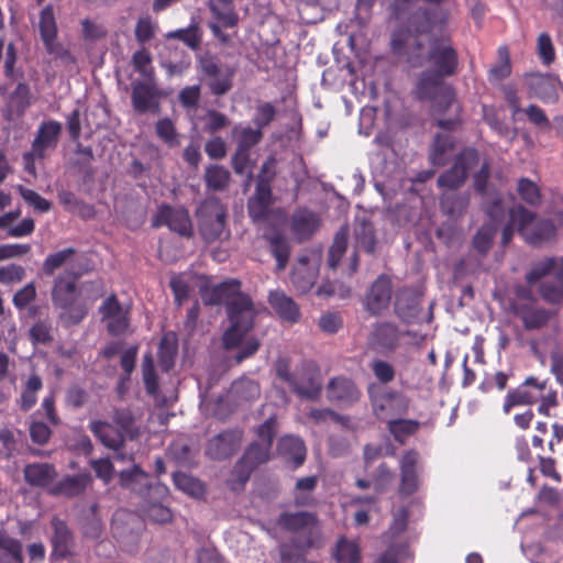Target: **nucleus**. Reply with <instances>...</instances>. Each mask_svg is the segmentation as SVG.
I'll return each mask as SVG.
<instances>
[{
	"mask_svg": "<svg viewBox=\"0 0 563 563\" xmlns=\"http://www.w3.org/2000/svg\"><path fill=\"white\" fill-rule=\"evenodd\" d=\"M241 282L230 279L216 286H202L200 296L205 305L216 306L225 302L230 321L229 329L223 333L222 342L227 350L240 345L243 338L254 325L256 309L251 297L240 291Z\"/></svg>",
	"mask_w": 563,
	"mask_h": 563,
	"instance_id": "1",
	"label": "nucleus"
},
{
	"mask_svg": "<svg viewBox=\"0 0 563 563\" xmlns=\"http://www.w3.org/2000/svg\"><path fill=\"white\" fill-rule=\"evenodd\" d=\"M432 27L433 22L429 11L423 8L415 10L408 19L407 27L394 32L391 37L394 52L404 53L412 67L422 66V47L424 45L422 37L428 36Z\"/></svg>",
	"mask_w": 563,
	"mask_h": 563,
	"instance_id": "2",
	"label": "nucleus"
},
{
	"mask_svg": "<svg viewBox=\"0 0 563 563\" xmlns=\"http://www.w3.org/2000/svg\"><path fill=\"white\" fill-rule=\"evenodd\" d=\"M195 217L198 232L207 244L229 240L228 209L218 197L208 196L199 202Z\"/></svg>",
	"mask_w": 563,
	"mask_h": 563,
	"instance_id": "3",
	"label": "nucleus"
},
{
	"mask_svg": "<svg viewBox=\"0 0 563 563\" xmlns=\"http://www.w3.org/2000/svg\"><path fill=\"white\" fill-rule=\"evenodd\" d=\"M78 274L71 278L59 276L54 283L52 300L54 305L64 310L63 318L69 325L80 323L88 314L89 303L81 298L76 280Z\"/></svg>",
	"mask_w": 563,
	"mask_h": 563,
	"instance_id": "4",
	"label": "nucleus"
},
{
	"mask_svg": "<svg viewBox=\"0 0 563 563\" xmlns=\"http://www.w3.org/2000/svg\"><path fill=\"white\" fill-rule=\"evenodd\" d=\"M445 78L444 75L426 69L420 73L413 89L416 99L432 102L433 111L440 114L456 102L454 89L444 81Z\"/></svg>",
	"mask_w": 563,
	"mask_h": 563,
	"instance_id": "5",
	"label": "nucleus"
},
{
	"mask_svg": "<svg viewBox=\"0 0 563 563\" xmlns=\"http://www.w3.org/2000/svg\"><path fill=\"white\" fill-rule=\"evenodd\" d=\"M422 65H430V70L446 77L456 74L459 68V54L450 36L430 37L429 47H422Z\"/></svg>",
	"mask_w": 563,
	"mask_h": 563,
	"instance_id": "6",
	"label": "nucleus"
},
{
	"mask_svg": "<svg viewBox=\"0 0 563 563\" xmlns=\"http://www.w3.org/2000/svg\"><path fill=\"white\" fill-rule=\"evenodd\" d=\"M368 399L373 415L382 421L388 423L395 417L406 415L409 408L407 397L395 389H382L376 384H369L367 387Z\"/></svg>",
	"mask_w": 563,
	"mask_h": 563,
	"instance_id": "7",
	"label": "nucleus"
},
{
	"mask_svg": "<svg viewBox=\"0 0 563 563\" xmlns=\"http://www.w3.org/2000/svg\"><path fill=\"white\" fill-rule=\"evenodd\" d=\"M277 525L283 530L291 533L305 532L303 537L292 539V544L296 549L306 552L317 547V533L314 530L318 526V517L314 514L308 511H285L278 517Z\"/></svg>",
	"mask_w": 563,
	"mask_h": 563,
	"instance_id": "8",
	"label": "nucleus"
},
{
	"mask_svg": "<svg viewBox=\"0 0 563 563\" xmlns=\"http://www.w3.org/2000/svg\"><path fill=\"white\" fill-rule=\"evenodd\" d=\"M478 162V151L471 146L464 147L454 157L451 168L439 176L437 180L438 187L451 191L457 190L465 184L470 169L477 165Z\"/></svg>",
	"mask_w": 563,
	"mask_h": 563,
	"instance_id": "9",
	"label": "nucleus"
},
{
	"mask_svg": "<svg viewBox=\"0 0 563 563\" xmlns=\"http://www.w3.org/2000/svg\"><path fill=\"white\" fill-rule=\"evenodd\" d=\"M200 67L207 80V86L213 96H224L232 89L235 75L233 67L225 66L211 56L202 57Z\"/></svg>",
	"mask_w": 563,
	"mask_h": 563,
	"instance_id": "10",
	"label": "nucleus"
},
{
	"mask_svg": "<svg viewBox=\"0 0 563 563\" xmlns=\"http://www.w3.org/2000/svg\"><path fill=\"white\" fill-rule=\"evenodd\" d=\"M38 27L46 52L55 59L74 64L75 57L63 44L57 42V24L52 5H47L42 10Z\"/></svg>",
	"mask_w": 563,
	"mask_h": 563,
	"instance_id": "11",
	"label": "nucleus"
},
{
	"mask_svg": "<svg viewBox=\"0 0 563 563\" xmlns=\"http://www.w3.org/2000/svg\"><path fill=\"white\" fill-rule=\"evenodd\" d=\"M166 225L170 231L183 238L194 236V225L189 212L184 207H173L162 205L158 207L152 220V227L159 228Z\"/></svg>",
	"mask_w": 563,
	"mask_h": 563,
	"instance_id": "12",
	"label": "nucleus"
},
{
	"mask_svg": "<svg viewBox=\"0 0 563 563\" xmlns=\"http://www.w3.org/2000/svg\"><path fill=\"white\" fill-rule=\"evenodd\" d=\"M291 390L299 397L317 400L322 391L319 366L312 361H303L295 371Z\"/></svg>",
	"mask_w": 563,
	"mask_h": 563,
	"instance_id": "13",
	"label": "nucleus"
},
{
	"mask_svg": "<svg viewBox=\"0 0 563 563\" xmlns=\"http://www.w3.org/2000/svg\"><path fill=\"white\" fill-rule=\"evenodd\" d=\"M162 89L153 80H136L132 84L131 103L135 112L154 113L161 111Z\"/></svg>",
	"mask_w": 563,
	"mask_h": 563,
	"instance_id": "14",
	"label": "nucleus"
},
{
	"mask_svg": "<svg viewBox=\"0 0 563 563\" xmlns=\"http://www.w3.org/2000/svg\"><path fill=\"white\" fill-rule=\"evenodd\" d=\"M243 431L230 429L211 438L206 445V455L213 461H224L234 455L241 448Z\"/></svg>",
	"mask_w": 563,
	"mask_h": 563,
	"instance_id": "15",
	"label": "nucleus"
},
{
	"mask_svg": "<svg viewBox=\"0 0 563 563\" xmlns=\"http://www.w3.org/2000/svg\"><path fill=\"white\" fill-rule=\"evenodd\" d=\"M400 484L398 493L408 497L413 495L420 487V455L411 449L404 452L400 463Z\"/></svg>",
	"mask_w": 563,
	"mask_h": 563,
	"instance_id": "16",
	"label": "nucleus"
},
{
	"mask_svg": "<svg viewBox=\"0 0 563 563\" xmlns=\"http://www.w3.org/2000/svg\"><path fill=\"white\" fill-rule=\"evenodd\" d=\"M102 320H107L108 333L114 336L126 332L130 327L129 310L124 309L115 294H111L100 306Z\"/></svg>",
	"mask_w": 563,
	"mask_h": 563,
	"instance_id": "17",
	"label": "nucleus"
},
{
	"mask_svg": "<svg viewBox=\"0 0 563 563\" xmlns=\"http://www.w3.org/2000/svg\"><path fill=\"white\" fill-rule=\"evenodd\" d=\"M545 386V382L528 377L520 386L507 393L503 407L504 412L509 413L514 407L537 402Z\"/></svg>",
	"mask_w": 563,
	"mask_h": 563,
	"instance_id": "18",
	"label": "nucleus"
},
{
	"mask_svg": "<svg viewBox=\"0 0 563 563\" xmlns=\"http://www.w3.org/2000/svg\"><path fill=\"white\" fill-rule=\"evenodd\" d=\"M90 430L104 446L114 451L115 460L122 462L133 460L132 454L122 452L126 437L118 427L106 421H93L90 424Z\"/></svg>",
	"mask_w": 563,
	"mask_h": 563,
	"instance_id": "19",
	"label": "nucleus"
},
{
	"mask_svg": "<svg viewBox=\"0 0 563 563\" xmlns=\"http://www.w3.org/2000/svg\"><path fill=\"white\" fill-rule=\"evenodd\" d=\"M393 284L389 276L382 274L371 285L366 297L365 308L373 316H379L389 307Z\"/></svg>",
	"mask_w": 563,
	"mask_h": 563,
	"instance_id": "20",
	"label": "nucleus"
},
{
	"mask_svg": "<svg viewBox=\"0 0 563 563\" xmlns=\"http://www.w3.org/2000/svg\"><path fill=\"white\" fill-rule=\"evenodd\" d=\"M321 225L319 214L308 208H297L289 220L290 231L297 242L310 240Z\"/></svg>",
	"mask_w": 563,
	"mask_h": 563,
	"instance_id": "21",
	"label": "nucleus"
},
{
	"mask_svg": "<svg viewBox=\"0 0 563 563\" xmlns=\"http://www.w3.org/2000/svg\"><path fill=\"white\" fill-rule=\"evenodd\" d=\"M361 396L362 393L355 382L345 376L332 377L327 385V398L330 402L352 406Z\"/></svg>",
	"mask_w": 563,
	"mask_h": 563,
	"instance_id": "22",
	"label": "nucleus"
},
{
	"mask_svg": "<svg viewBox=\"0 0 563 563\" xmlns=\"http://www.w3.org/2000/svg\"><path fill=\"white\" fill-rule=\"evenodd\" d=\"M511 310L521 319L523 328L528 331L542 329L551 319L549 310L534 307L532 303L515 302L511 305Z\"/></svg>",
	"mask_w": 563,
	"mask_h": 563,
	"instance_id": "23",
	"label": "nucleus"
},
{
	"mask_svg": "<svg viewBox=\"0 0 563 563\" xmlns=\"http://www.w3.org/2000/svg\"><path fill=\"white\" fill-rule=\"evenodd\" d=\"M537 214L522 206L511 208L509 210V221L504 227L501 232V243L507 245L514 238L515 230H517L525 238V228L532 224Z\"/></svg>",
	"mask_w": 563,
	"mask_h": 563,
	"instance_id": "24",
	"label": "nucleus"
},
{
	"mask_svg": "<svg viewBox=\"0 0 563 563\" xmlns=\"http://www.w3.org/2000/svg\"><path fill=\"white\" fill-rule=\"evenodd\" d=\"M456 145V139L450 133H437L430 145L429 162L433 166H444L450 161Z\"/></svg>",
	"mask_w": 563,
	"mask_h": 563,
	"instance_id": "25",
	"label": "nucleus"
},
{
	"mask_svg": "<svg viewBox=\"0 0 563 563\" xmlns=\"http://www.w3.org/2000/svg\"><path fill=\"white\" fill-rule=\"evenodd\" d=\"M268 302L282 320L289 323H295L299 320V307L285 292L279 290L271 291Z\"/></svg>",
	"mask_w": 563,
	"mask_h": 563,
	"instance_id": "26",
	"label": "nucleus"
},
{
	"mask_svg": "<svg viewBox=\"0 0 563 563\" xmlns=\"http://www.w3.org/2000/svg\"><path fill=\"white\" fill-rule=\"evenodd\" d=\"M90 482L89 474L67 475L56 483L49 493L54 496L76 497L85 492Z\"/></svg>",
	"mask_w": 563,
	"mask_h": 563,
	"instance_id": "27",
	"label": "nucleus"
},
{
	"mask_svg": "<svg viewBox=\"0 0 563 563\" xmlns=\"http://www.w3.org/2000/svg\"><path fill=\"white\" fill-rule=\"evenodd\" d=\"M277 452L289 460L294 467L301 466L306 460L305 442L295 435H284L278 440Z\"/></svg>",
	"mask_w": 563,
	"mask_h": 563,
	"instance_id": "28",
	"label": "nucleus"
},
{
	"mask_svg": "<svg viewBox=\"0 0 563 563\" xmlns=\"http://www.w3.org/2000/svg\"><path fill=\"white\" fill-rule=\"evenodd\" d=\"M268 242L269 252L276 260V269L284 271L290 257V244L285 234L280 231L264 234Z\"/></svg>",
	"mask_w": 563,
	"mask_h": 563,
	"instance_id": "29",
	"label": "nucleus"
},
{
	"mask_svg": "<svg viewBox=\"0 0 563 563\" xmlns=\"http://www.w3.org/2000/svg\"><path fill=\"white\" fill-rule=\"evenodd\" d=\"M52 527L54 529V534L52 537L53 543V553L52 556L57 559H65L70 554V545H71V534L67 527V525L59 520L58 518H54L52 520Z\"/></svg>",
	"mask_w": 563,
	"mask_h": 563,
	"instance_id": "30",
	"label": "nucleus"
},
{
	"mask_svg": "<svg viewBox=\"0 0 563 563\" xmlns=\"http://www.w3.org/2000/svg\"><path fill=\"white\" fill-rule=\"evenodd\" d=\"M234 0H210L208 8L216 19L223 27L231 29L238 25L239 15L234 10Z\"/></svg>",
	"mask_w": 563,
	"mask_h": 563,
	"instance_id": "31",
	"label": "nucleus"
},
{
	"mask_svg": "<svg viewBox=\"0 0 563 563\" xmlns=\"http://www.w3.org/2000/svg\"><path fill=\"white\" fill-rule=\"evenodd\" d=\"M373 341L389 351L395 350L399 343V331L397 325L390 322H380L374 327Z\"/></svg>",
	"mask_w": 563,
	"mask_h": 563,
	"instance_id": "32",
	"label": "nucleus"
},
{
	"mask_svg": "<svg viewBox=\"0 0 563 563\" xmlns=\"http://www.w3.org/2000/svg\"><path fill=\"white\" fill-rule=\"evenodd\" d=\"M332 558L336 563H360L361 549L356 541L347 540L344 536L336 541Z\"/></svg>",
	"mask_w": 563,
	"mask_h": 563,
	"instance_id": "33",
	"label": "nucleus"
},
{
	"mask_svg": "<svg viewBox=\"0 0 563 563\" xmlns=\"http://www.w3.org/2000/svg\"><path fill=\"white\" fill-rule=\"evenodd\" d=\"M555 227L550 220H541L533 224L531 229L525 228V240L533 246L541 245L551 241L555 236Z\"/></svg>",
	"mask_w": 563,
	"mask_h": 563,
	"instance_id": "34",
	"label": "nucleus"
},
{
	"mask_svg": "<svg viewBox=\"0 0 563 563\" xmlns=\"http://www.w3.org/2000/svg\"><path fill=\"white\" fill-rule=\"evenodd\" d=\"M420 428V422L412 419H394L387 423V429L394 440L404 445L408 438L413 435Z\"/></svg>",
	"mask_w": 563,
	"mask_h": 563,
	"instance_id": "35",
	"label": "nucleus"
},
{
	"mask_svg": "<svg viewBox=\"0 0 563 563\" xmlns=\"http://www.w3.org/2000/svg\"><path fill=\"white\" fill-rule=\"evenodd\" d=\"M112 420L126 438L134 440L141 434L130 408H115L112 412Z\"/></svg>",
	"mask_w": 563,
	"mask_h": 563,
	"instance_id": "36",
	"label": "nucleus"
},
{
	"mask_svg": "<svg viewBox=\"0 0 563 563\" xmlns=\"http://www.w3.org/2000/svg\"><path fill=\"white\" fill-rule=\"evenodd\" d=\"M468 203L470 197L465 194H443L440 199L441 210L443 213L452 218L462 216L467 209Z\"/></svg>",
	"mask_w": 563,
	"mask_h": 563,
	"instance_id": "37",
	"label": "nucleus"
},
{
	"mask_svg": "<svg viewBox=\"0 0 563 563\" xmlns=\"http://www.w3.org/2000/svg\"><path fill=\"white\" fill-rule=\"evenodd\" d=\"M60 133V124L51 121L43 123L37 130V158L43 157L45 148L55 147Z\"/></svg>",
	"mask_w": 563,
	"mask_h": 563,
	"instance_id": "38",
	"label": "nucleus"
},
{
	"mask_svg": "<svg viewBox=\"0 0 563 563\" xmlns=\"http://www.w3.org/2000/svg\"><path fill=\"white\" fill-rule=\"evenodd\" d=\"M168 40L183 42L190 49H198L202 41V31L198 23H191L188 27L170 31L166 34Z\"/></svg>",
	"mask_w": 563,
	"mask_h": 563,
	"instance_id": "39",
	"label": "nucleus"
},
{
	"mask_svg": "<svg viewBox=\"0 0 563 563\" xmlns=\"http://www.w3.org/2000/svg\"><path fill=\"white\" fill-rule=\"evenodd\" d=\"M349 241V229L346 227L340 228L335 233L333 242L328 253V265L330 268L335 269L346 252Z\"/></svg>",
	"mask_w": 563,
	"mask_h": 563,
	"instance_id": "40",
	"label": "nucleus"
},
{
	"mask_svg": "<svg viewBox=\"0 0 563 563\" xmlns=\"http://www.w3.org/2000/svg\"><path fill=\"white\" fill-rule=\"evenodd\" d=\"M205 183L213 191L224 190L230 183V172L223 166L210 165L205 172Z\"/></svg>",
	"mask_w": 563,
	"mask_h": 563,
	"instance_id": "41",
	"label": "nucleus"
},
{
	"mask_svg": "<svg viewBox=\"0 0 563 563\" xmlns=\"http://www.w3.org/2000/svg\"><path fill=\"white\" fill-rule=\"evenodd\" d=\"M232 134L236 140V147L247 151L256 146L263 139V131L251 126L235 125Z\"/></svg>",
	"mask_w": 563,
	"mask_h": 563,
	"instance_id": "42",
	"label": "nucleus"
},
{
	"mask_svg": "<svg viewBox=\"0 0 563 563\" xmlns=\"http://www.w3.org/2000/svg\"><path fill=\"white\" fill-rule=\"evenodd\" d=\"M268 164L264 163L261 168V173L257 177L256 187L254 195L250 198L252 200H256L265 203H273V194H272V181L274 175L267 176Z\"/></svg>",
	"mask_w": 563,
	"mask_h": 563,
	"instance_id": "43",
	"label": "nucleus"
},
{
	"mask_svg": "<svg viewBox=\"0 0 563 563\" xmlns=\"http://www.w3.org/2000/svg\"><path fill=\"white\" fill-rule=\"evenodd\" d=\"M152 62V54L144 46H141L132 55V65L134 70L150 80H153L155 77V69Z\"/></svg>",
	"mask_w": 563,
	"mask_h": 563,
	"instance_id": "44",
	"label": "nucleus"
},
{
	"mask_svg": "<svg viewBox=\"0 0 563 563\" xmlns=\"http://www.w3.org/2000/svg\"><path fill=\"white\" fill-rule=\"evenodd\" d=\"M272 456V448L260 443L258 441H253L244 451L242 457L247 461L255 470L262 465L267 463Z\"/></svg>",
	"mask_w": 563,
	"mask_h": 563,
	"instance_id": "45",
	"label": "nucleus"
},
{
	"mask_svg": "<svg viewBox=\"0 0 563 563\" xmlns=\"http://www.w3.org/2000/svg\"><path fill=\"white\" fill-rule=\"evenodd\" d=\"M517 192L521 200L531 207L540 206L542 202V194L539 186L527 177L518 180Z\"/></svg>",
	"mask_w": 563,
	"mask_h": 563,
	"instance_id": "46",
	"label": "nucleus"
},
{
	"mask_svg": "<svg viewBox=\"0 0 563 563\" xmlns=\"http://www.w3.org/2000/svg\"><path fill=\"white\" fill-rule=\"evenodd\" d=\"M142 375L146 393L150 396H155L158 391V377L153 356L150 353L143 357Z\"/></svg>",
	"mask_w": 563,
	"mask_h": 563,
	"instance_id": "47",
	"label": "nucleus"
},
{
	"mask_svg": "<svg viewBox=\"0 0 563 563\" xmlns=\"http://www.w3.org/2000/svg\"><path fill=\"white\" fill-rule=\"evenodd\" d=\"M158 25L150 16L140 18L134 27V36L140 46L152 41L157 32Z\"/></svg>",
	"mask_w": 563,
	"mask_h": 563,
	"instance_id": "48",
	"label": "nucleus"
},
{
	"mask_svg": "<svg viewBox=\"0 0 563 563\" xmlns=\"http://www.w3.org/2000/svg\"><path fill=\"white\" fill-rule=\"evenodd\" d=\"M14 306L26 314H33L35 308V287L33 283L27 284L13 297Z\"/></svg>",
	"mask_w": 563,
	"mask_h": 563,
	"instance_id": "49",
	"label": "nucleus"
},
{
	"mask_svg": "<svg viewBox=\"0 0 563 563\" xmlns=\"http://www.w3.org/2000/svg\"><path fill=\"white\" fill-rule=\"evenodd\" d=\"M499 62L489 70L490 80H503L511 74L510 53L507 46L498 48Z\"/></svg>",
	"mask_w": 563,
	"mask_h": 563,
	"instance_id": "50",
	"label": "nucleus"
},
{
	"mask_svg": "<svg viewBox=\"0 0 563 563\" xmlns=\"http://www.w3.org/2000/svg\"><path fill=\"white\" fill-rule=\"evenodd\" d=\"M496 229L493 224H483L473 238L474 249L482 255H486L492 245L495 236Z\"/></svg>",
	"mask_w": 563,
	"mask_h": 563,
	"instance_id": "51",
	"label": "nucleus"
},
{
	"mask_svg": "<svg viewBox=\"0 0 563 563\" xmlns=\"http://www.w3.org/2000/svg\"><path fill=\"white\" fill-rule=\"evenodd\" d=\"M254 471L255 468L241 456L231 471L232 478L230 482L232 489L243 488Z\"/></svg>",
	"mask_w": 563,
	"mask_h": 563,
	"instance_id": "52",
	"label": "nucleus"
},
{
	"mask_svg": "<svg viewBox=\"0 0 563 563\" xmlns=\"http://www.w3.org/2000/svg\"><path fill=\"white\" fill-rule=\"evenodd\" d=\"M0 550L5 552L0 553V563L21 561V544L4 533H0Z\"/></svg>",
	"mask_w": 563,
	"mask_h": 563,
	"instance_id": "53",
	"label": "nucleus"
},
{
	"mask_svg": "<svg viewBox=\"0 0 563 563\" xmlns=\"http://www.w3.org/2000/svg\"><path fill=\"white\" fill-rule=\"evenodd\" d=\"M155 132L158 139L169 147L179 145L176 128L169 118L159 119L155 124Z\"/></svg>",
	"mask_w": 563,
	"mask_h": 563,
	"instance_id": "54",
	"label": "nucleus"
},
{
	"mask_svg": "<svg viewBox=\"0 0 563 563\" xmlns=\"http://www.w3.org/2000/svg\"><path fill=\"white\" fill-rule=\"evenodd\" d=\"M317 485H318V477L314 475L299 478L295 486L296 490L298 492L297 494H295V497H294L296 506L311 505L313 499L301 494V492H313L316 489Z\"/></svg>",
	"mask_w": 563,
	"mask_h": 563,
	"instance_id": "55",
	"label": "nucleus"
},
{
	"mask_svg": "<svg viewBox=\"0 0 563 563\" xmlns=\"http://www.w3.org/2000/svg\"><path fill=\"white\" fill-rule=\"evenodd\" d=\"M119 477L122 487L136 490V486L144 485L148 475L139 465H133L132 468L122 471Z\"/></svg>",
	"mask_w": 563,
	"mask_h": 563,
	"instance_id": "56",
	"label": "nucleus"
},
{
	"mask_svg": "<svg viewBox=\"0 0 563 563\" xmlns=\"http://www.w3.org/2000/svg\"><path fill=\"white\" fill-rule=\"evenodd\" d=\"M278 428L277 417L275 415L268 417L263 423L255 429L257 441L269 448L273 446V441Z\"/></svg>",
	"mask_w": 563,
	"mask_h": 563,
	"instance_id": "57",
	"label": "nucleus"
},
{
	"mask_svg": "<svg viewBox=\"0 0 563 563\" xmlns=\"http://www.w3.org/2000/svg\"><path fill=\"white\" fill-rule=\"evenodd\" d=\"M369 367L376 379L383 385H387L395 379V367L385 360L375 358L369 364Z\"/></svg>",
	"mask_w": 563,
	"mask_h": 563,
	"instance_id": "58",
	"label": "nucleus"
},
{
	"mask_svg": "<svg viewBox=\"0 0 563 563\" xmlns=\"http://www.w3.org/2000/svg\"><path fill=\"white\" fill-rule=\"evenodd\" d=\"M537 54L542 64L550 65L555 60V48L551 36L543 32L537 38Z\"/></svg>",
	"mask_w": 563,
	"mask_h": 563,
	"instance_id": "59",
	"label": "nucleus"
},
{
	"mask_svg": "<svg viewBox=\"0 0 563 563\" xmlns=\"http://www.w3.org/2000/svg\"><path fill=\"white\" fill-rule=\"evenodd\" d=\"M290 280L298 291H309L316 283V274L311 269L294 268Z\"/></svg>",
	"mask_w": 563,
	"mask_h": 563,
	"instance_id": "60",
	"label": "nucleus"
},
{
	"mask_svg": "<svg viewBox=\"0 0 563 563\" xmlns=\"http://www.w3.org/2000/svg\"><path fill=\"white\" fill-rule=\"evenodd\" d=\"M169 287L173 291L175 303L180 307L190 295V286L181 275H174L169 280Z\"/></svg>",
	"mask_w": 563,
	"mask_h": 563,
	"instance_id": "61",
	"label": "nucleus"
},
{
	"mask_svg": "<svg viewBox=\"0 0 563 563\" xmlns=\"http://www.w3.org/2000/svg\"><path fill=\"white\" fill-rule=\"evenodd\" d=\"M394 474L386 463H380L373 476V487L376 493H384L390 485Z\"/></svg>",
	"mask_w": 563,
	"mask_h": 563,
	"instance_id": "62",
	"label": "nucleus"
},
{
	"mask_svg": "<svg viewBox=\"0 0 563 563\" xmlns=\"http://www.w3.org/2000/svg\"><path fill=\"white\" fill-rule=\"evenodd\" d=\"M276 117V109L271 102H265L256 108L253 119L254 124L260 131L269 125Z\"/></svg>",
	"mask_w": 563,
	"mask_h": 563,
	"instance_id": "63",
	"label": "nucleus"
},
{
	"mask_svg": "<svg viewBox=\"0 0 563 563\" xmlns=\"http://www.w3.org/2000/svg\"><path fill=\"white\" fill-rule=\"evenodd\" d=\"M318 325L323 333L335 334L343 325V319L339 312H325L323 313Z\"/></svg>",
	"mask_w": 563,
	"mask_h": 563,
	"instance_id": "64",
	"label": "nucleus"
}]
</instances>
